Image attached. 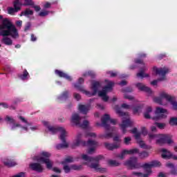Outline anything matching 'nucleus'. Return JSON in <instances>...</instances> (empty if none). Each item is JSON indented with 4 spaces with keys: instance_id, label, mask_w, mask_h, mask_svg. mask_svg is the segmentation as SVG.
Returning <instances> with one entry per match:
<instances>
[{
    "instance_id": "4",
    "label": "nucleus",
    "mask_w": 177,
    "mask_h": 177,
    "mask_svg": "<svg viewBox=\"0 0 177 177\" xmlns=\"http://www.w3.org/2000/svg\"><path fill=\"white\" fill-rule=\"evenodd\" d=\"M168 115V111L167 109L157 107L156 111H153V108L151 106H148L145 109L144 111V118L147 120H161L162 118H167Z\"/></svg>"
},
{
    "instance_id": "31",
    "label": "nucleus",
    "mask_w": 177,
    "mask_h": 177,
    "mask_svg": "<svg viewBox=\"0 0 177 177\" xmlns=\"http://www.w3.org/2000/svg\"><path fill=\"white\" fill-rule=\"evenodd\" d=\"M1 42H3V44H4L5 45H8V46H10L13 44V41H12V39L8 37H4L2 39Z\"/></svg>"
},
{
    "instance_id": "20",
    "label": "nucleus",
    "mask_w": 177,
    "mask_h": 177,
    "mask_svg": "<svg viewBox=\"0 0 177 177\" xmlns=\"http://www.w3.org/2000/svg\"><path fill=\"white\" fill-rule=\"evenodd\" d=\"M29 167L31 169L37 172H42V171H44V167L39 163H31Z\"/></svg>"
},
{
    "instance_id": "49",
    "label": "nucleus",
    "mask_w": 177,
    "mask_h": 177,
    "mask_svg": "<svg viewBox=\"0 0 177 177\" xmlns=\"http://www.w3.org/2000/svg\"><path fill=\"white\" fill-rule=\"evenodd\" d=\"M48 11H41L39 12V16H40L41 17H45V16H48Z\"/></svg>"
},
{
    "instance_id": "8",
    "label": "nucleus",
    "mask_w": 177,
    "mask_h": 177,
    "mask_svg": "<svg viewBox=\"0 0 177 177\" xmlns=\"http://www.w3.org/2000/svg\"><path fill=\"white\" fill-rule=\"evenodd\" d=\"M148 136L150 140H154V139H156V143L157 145H160V146H162V145H165V143H167V145H171V143L174 142L171 138H168L167 136L164 134H155L153 133H149Z\"/></svg>"
},
{
    "instance_id": "13",
    "label": "nucleus",
    "mask_w": 177,
    "mask_h": 177,
    "mask_svg": "<svg viewBox=\"0 0 177 177\" xmlns=\"http://www.w3.org/2000/svg\"><path fill=\"white\" fill-rule=\"evenodd\" d=\"M102 124L100 123H97V125L99 127L102 125L105 128L106 131H113V128L110 127V125L107 124L109 121H110L111 124L115 125L117 124V120L115 119H110V115L105 114L101 119Z\"/></svg>"
},
{
    "instance_id": "50",
    "label": "nucleus",
    "mask_w": 177,
    "mask_h": 177,
    "mask_svg": "<svg viewBox=\"0 0 177 177\" xmlns=\"http://www.w3.org/2000/svg\"><path fill=\"white\" fill-rule=\"evenodd\" d=\"M9 15H13V13H16L17 11L16 9L14 8H8V9Z\"/></svg>"
},
{
    "instance_id": "42",
    "label": "nucleus",
    "mask_w": 177,
    "mask_h": 177,
    "mask_svg": "<svg viewBox=\"0 0 177 177\" xmlns=\"http://www.w3.org/2000/svg\"><path fill=\"white\" fill-rule=\"evenodd\" d=\"M132 141V138L131 137H125L124 139V145H131V142Z\"/></svg>"
},
{
    "instance_id": "43",
    "label": "nucleus",
    "mask_w": 177,
    "mask_h": 177,
    "mask_svg": "<svg viewBox=\"0 0 177 177\" xmlns=\"http://www.w3.org/2000/svg\"><path fill=\"white\" fill-rule=\"evenodd\" d=\"M6 121H7L8 122H10V124H15V119H13V118L8 115L6 116Z\"/></svg>"
},
{
    "instance_id": "46",
    "label": "nucleus",
    "mask_w": 177,
    "mask_h": 177,
    "mask_svg": "<svg viewBox=\"0 0 177 177\" xmlns=\"http://www.w3.org/2000/svg\"><path fill=\"white\" fill-rule=\"evenodd\" d=\"M71 170V167H70V166L67 165V164L64 165V171L66 172V174H68Z\"/></svg>"
},
{
    "instance_id": "62",
    "label": "nucleus",
    "mask_w": 177,
    "mask_h": 177,
    "mask_svg": "<svg viewBox=\"0 0 177 177\" xmlns=\"http://www.w3.org/2000/svg\"><path fill=\"white\" fill-rule=\"evenodd\" d=\"M30 39H31V41H32L33 42L35 41H37V37H35V35L32 34V35H30Z\"/></svg>"
},
{
    "instance_id": "19",
    "label": "nucleus",
    "mask_w": 177,
    "mask_h": 177,
    "mask_svg": "<svg viewBox=\"0 0 177 177\" xmlns=\"http://www.w3.org/2000/svg\"><path fill=\"white\" fill-rule=\"evenodd\" d=\"M151 170L149 169L147 171V174H143V173L142 172H139V171H133L131 173V175L130 177H133V176H138V177H149L150 176V175H151Z\"/></svg>"
},
{
    "instance_id": "57",
    "label": "nucleus",
    "mask_w": 177,
    "mask_h": 177,
    "mask_svg": "<svg viewBox=\"0 0 177 177\" xmlns=\"http://www.w3.org/2000/svg\"><path fill=\"white\" fill-rule=\"evenodd\" d=\"M62 99H66V97H68V92L65 91L62 95Z\"/></svg>"
},
{
    "instance_id": "34",
    "label": "nucleus",
    "mask_w": 177,
    "mask_h": 177,
    "mask_svg": "<svg viewBox=\"0 0 177 177\" xmlns=\"http://www.w3.org/2000/svg\"><path fill=\"white\" fill-rule=\"evenodd\" d=\"M101 139H110L113 138V133H106L100 135Z\"/></svg>"
},
{
    "instance_id": "30",
    "label": "nucleus",
    "mask_w": 177,
    "mask_h": 177,
    "mask_svg": "<svg viewBox=\"0 0 177 177\" xmlns=\"http://www.w3.org/2000/svg\"><path fill=\"white\" fill-rule=\"evenodd\" d=\"M128 149H124L120 154H118L116 157L119 158V160H124L126 156H128Z\"/></svg>"
},
{
    "instance_id": "53",
    "label": "nucleus",
    "mask_w": 177,
    "mask_h": 177,
    "mask_svg": "<svg viewBox=\"0 0 177 177\" xmlns=\"http://www.w3.org/2000/svg\"><path fill=\"white\" fill-rule=\"evenodd\" d=\"M86 136H88L89 138H96V133L93 132H88L86 133Z\"/></svg>"
},
{
    "instance_id": "52",
    "label": "nucleus",
    "mask_w": 177,
    "mask_h": 177,
    "mask_svg": "<svg viewBox=\"0 0 177 177\" xmlns=\"http://www.w3.org/2000/svg\"><path fill=\"white\" fill-rule=\"evenodd\" d=\"M135 63L137 64H143L145 66V62L142 59H135Z\"/></svg>"
},
{
    "instance_id": "55",
    "label": "nucleus",
    "mask_w": 177,
    "mask_h": 177,
    "mask_svg": "<svg viewBox=\"0 0 177 177\" xmlns=\"http://www.w3.org/2000/svg\"><path fill=\"white\" fill-rule=\"evenodd\" d=\"M134 136L137 141L140 140V133L138 131L136 134H134Z\"/></svg>"
},
{
    "instance_id": "2",
    "label": "nucleus",
    "mask_w": 177,
    "mask_h": 177,
    "mask_svg": "<svg viewBox=\"0 0 177 177\" xmlns=\"http://www.w3.org/2000/svg\"><path fill=\"white\" fill-rule=\"evenodd\" d=\"M0 35L2 37H12V38H19V33L16 26L8 19H3L2 24L0 25Z\"/></svg>"
},
{
    "instance_id": "16",
    "label": "nucleus",
    "mask_w": 177,
    "mask_h": 177,
    "mask_svg": "<svg viewBox=\"0 0 177 177\" xmlns=\"http://www.w3.org/2000/svg\"><path fill=\"white\" fill-rule=\"evenodd\" d=\"M136 86L139 91L147 93L148 96H151V95H153V91L143 83H137Z\"/></svg>"
},
{
    "instance_id": "48",
    "label": "nucleus",
    "mask_w": 177,
    "mask_h": 177,
    "mask_svg": "<svg viewBox=\"0 0 177 177\" xmlns=\"http://www.w3.org/2000/svg\"><path fill=\"white\" fill-rule=\"evenodd\" d=\"M137 142L140 145V147H142L143 149H147V147L146 146V144H145L144 141L138 140Z\"/></svg>"
},
{
    "instance_id": "60",
    "label": "nucleus",
    "mask_w": 177,
    "mask_h": 177,
    "mask_svg": "<svg viewBox=\"0 0 177 177\" xmlns=\"http://www.w3.org/2000/svg\"><path fill=\"white\" fill-rule=\"evenodd\" d=\"M53 171H54V172H56L57 174H60L61 172H62V170H60L59 168H57V167H54L53 169Z\"/></svg>"
},
{
    "instance_id": "33",
    "label": "nucleus",
    "mask_w": 177,
    "mask_h": 177,
    "mask_svg": "<svg viewBox=\"0 0 177 177\" xmlns=\"http://www.w3.org/2000/svg\"><path fill=\"white\" fill-rule=\"evenodd\" d=\"M34 15V11L27 8L25 11L21 13V16H32Z\"/></svg>"
},
{
    "instance_id": "22",
    "label": "nucleus",
    "mask_w": 177,
    "mask_h": 177,
    "mask_svg": "<svg viewBox=\"0 0 177 177\" xmlns=\"http://www.w3.org/2000/svg\"><path fill=\"white\" fill-rule=\"evenodd\" d=\"M102 88V84L99 82H94L92 84L93 93L92 95H96V93Z\"/></svg>"
},
{
    "instance_id": "63",
    "label": "nucleus",
    "mask_w": 177,
    "mask_h": 177,
    "mask_svg": "<svg viewBox=\"0 0 177 177\" xmlns=\"http://www.w3.org/2000/svg\"><path fill=\"white\" fill-rule=\"evenodd\" d=\"M114 142H121V139H120V136H116L113 138Z\"/></svg>"
},
{
    "instance_id": "61",
    "label": "nucleus",
    "mask_w": 177,
    "mask_h": 177,
    "mask_svg": "<svg viewBox=\"0 0 177 177\" xmlns=\"http://www.w3.org/2000/svg\"><path fill=\"white\" fill-rule=\"evenodd\" d=\"M74 97L76 100H80L81 99V95L78 93H74Z\"/></svg>"
},
{
    "instance_id": "23",
    "label": "nucleus",
    "mask_w": 177,
    "mask_h": 177,
    "mask_svg": "<svg viewBox=\"0 0 177 177\" xmlns=\"http://www.w3.org/2000/svg\"><path fill=\"white\" fill-rule=\"evenodd\" d=\"M55 74H57V75L61 77L62 78H66V80H68V81H73V78H71V76H69L66 73H64L62 71L55 70Z\"/></svg>"
},
{
    "instance_id": "15",
    "label": "nucleus",
    "mask_w": 177,
    "mask_h": 177,
    "mask_svg": "<svg viewBox=\"0 0 177 177\" xmlns=\"http://www.w3.org/2000/svg\"><path fill=\"white\" fill-rule=\"evenodd\" d=\"M158 167H161V162L158 160H153L149 163H145L142 165V168L146 170V172L150 169L151 171V168H157Z\"/></svg>"
},
{
    "instance_id": "26",
    "label": "nucleus",
    "mask_w": 177,
    "mask_h": 177,
    "mask_svg": "<svg viewBox=\"0 0 177 177\" xmlns=\"http://www.w3.org/2000/svg\"><path fill=\"white\" fill-rule=\"evenodd\" d=\"M3 162L6 167H15V165H17V163L15 162V160H12L9 158L4 159Z\"/></svg>"
},
{
    "instance_id": "64",
    "label": "nucleus",
    "mask_w": 177,
    "mask_h": 177,
    "mask_svg": "<svg viewBox=\"0 0 177 177\" xmlns=\"http://www.w3.org/2000/svg\"><path fill=\"white\" fill-rule=\"evenodd\" d=\"M122 109H131V106L128 105L127 104H122Z\"/></svg>"
},
{
    "instance_id": "32",
    "label": "nucleus",
    "mask_w": 177,
    "mask_h": 177,
    "mask_svg": "<svg viewBox=\"0 0 177 177\" xmlns=\"http://www.w3.org/2000/svg\"><path fill=\"white\" fill-rule=\"evenodd\" d=\"M166 166L169 168H171V174H172V175H177V169L176 167H175V165L171 162H169L167 163Z\"/></svg>"
},
{
    "instance_id": "36",
    "label": "nucleus",
    "mask_w": 177,
    "mask_h": 177,
    "mask_svg": "<svg viewBox=\"0 0 177 177\" xmlns=\"http://www.w3.org/2000/svg\"><path fill=\"white\" fill-rule=\"evenodd\" d=\"M20 6H21V3H20V0H15L14 1V8H15V10L19 12V10H20V9H21Z\"/></svg>"
},
{
    "instance_id": "54",
    "label": "nucleus",
    "mask_w": 177,
    "mask_h": 177,
    "mask_svg": "<svg viewBox=\"0 0 177 177\" xmlns=\"http://www.w3.org/2000/svg\"><path fill=\"white\" fill-rule=\"evenodd\" d=\"M124 99H128L129 100H133L135 99V97L132 95L125 94Z\"/></svg>"
},
{
    "instance_id": "40",
    "label": "nucleus",
    "mask_w": 177,
    "mask_h": 177,
    "mask_svg": "<svg viewBox=\"0 0 177 177\" xmlns=\"http://www.w3.org/2000/svg\"><path fill=\"white\" fill-rule=\"evenodd\" d=\"M24 6H34V1L32 0H25Z\"/></svg>"
},
{
    "instance_id": "37",
    "label": "nucleus",
    "mask_w": 177,
    "mask_h": 177,
    "mask_svg": "<svg viewBox=\"0 0 177 177\" xmlns=\"http://www.w3.org/2000/svg\"><path fill=\"white\" fill-rule=\"evenodd\" d=\"M84 77H91V78H95L96 77V74L93 73L92 71H89L83 74Z\"/></svg>"
},
{
    "instance_id": "51",
    "label": "nucleus",
    "mask_w": 177,
    "mask_h": 177,
    "mask_svg": "<svg viewBox=\"0 0 177 177\" xmlns=\"http://www.w3.org/2000/svg\"><path fill=\"white\" fill-rule=\"evenodd\" d=\"M18 118H19L22 122L26 124V125H30V123L27 121V120H26V118H24V117L20 115L18 117Z\"/></svg>"
},
{
    "instance_id": "35",
    "label": "nucleus",
    "mask_w": 177,
    "mask_h": 177,
    "mask_svg": "<svg viewBox=\"0 0 177 177\" xmlns=\"http://www.w3.org/2000/svg\"><path fill=\"white\" fill-rule=\"evenodd\" d=\"M70 162H74V158L68 156V158H65L64 161L62 162V165H66V164H68Z\"/></svg>"
},
{
    "instance_id": "25",
    "label": "nucleus",
    "mask_w": 177,
    "mask_h": 177,
    "mask_svg": "<svg viewBox=\"0 0 177 177\" xmlns=\"http://www.w3.org/2000/svg\"><path fill=\"white\" fill-rule=\"evenodd\" d=\"M145 71H147V66H144L140 73H137V77L138 78H146V77H149V74L145 73Z\"/></svg>"
},
{
    "instance_id": "3",
    "label": "nucleus",
    "mask_w": 177,
    "mask_h": 177,
    "mask_svg": "<svg viewBox=\"0 0 177 177\" xmlns=\"http://www.w3.org/2000/svg\"><path fill=\"white\" fill-rule=\"evenodd\" d=\"M42 123L44 125H45V127L48 128V130L50 132H51V133H57V132H61L59 139H61L62 144H58L56 145L55 147L57 150H62V149H67V147H68V143L66 142V136H67L66 129H64L63 127H55L49 126V122L46 121H43Z\"/></svg>"
},
{
    "instance_id": "14",
    "label": "nucleus",
    "mask_w": 177,
    "mask_h": 177,
    "mask_svg": "<svg viewBox=\"0 0 177 177\" xmlns=\"http://www.w3.org/2000/svg\"><path fill=\"white\" fill-rule=\"evenodd\" d=\"M82 158L84 161H86L85 162L86 165H88V164H99V161H100V160H103V156L99 155L97 156L92 158L88 156V155L83 154L82 155Z\"/></svg>"
},
{
    "instance_id": "56",
    "label": "nucleus",
    "mask_w": 177,
    "mask_h": 177,
    "mask_svg": "<svg viewBox=\"0 0 177 177\" xmlns=\"http://www.w3.org/2000/svg\"><path fill=\"white\" fill-rule=\"evenodd\" d=\"M141 132H142V135H144L145 136H146V135H147V130L146 129L145 127L142 128Z\"/></svg>"
},
{
    "instance_id": "10",
    "label": "nucleus",
    "mask_w": 177,
    "mask_h": 177,
    "mask_svg": "<svg viewBox=\"0 0 177 177\" xmlns=\"http://www.w3.org/2000/svg\"><path fill=\"white\" fill-rule=\"evenodd\" d=\"M71 122V124H73V125L80 127L83 129H86V128H88V127H89V122L88 120H84L83 123H81V117H80V115H78V113H73L72 115Z\"/></svg>"
},
{
    "instance_id": "39",
    "label": "nucleus",
    "mask_w": 177,
    "mask_h": 177,
    "mask_svg": "<svg viewBox=\"0 0 177 177\" xmlns=\"http://www.w3.org/2000/svg\"><path fill=\"white\" fill-rule=\"evenodd\" d=\"M139 157L140 158H147V157H149V152L147 151H142L139 153Z\"/></svg>"
},
{
    "instance_id": "1",
    "label": "nucleus",
    "mask_w": 177,
    "mask_h": 177,
    "mask_svg": "<svg viewBox=\"0 0 177 177\" xmlns=\"http://www.w3.org/2000/svg\"><path fill=\"white\" fill-rule=\"evenodd\" d=\"M80 146H88L89 147L86 151L88 154H93L96 151V148L99 146V142L93 140H88L86 142L84 140H82V134L78 133L72 144V149H75V147Z\"/></svg>"
},
{
    "instance_id": "11",
    "label": "nucleus",
    "mask_w": 177,
    "mask_h": 177,
    "mask_svg": "<svg viewBox=\"0 0 177 177\" xmlns=\"http://www.w3.org/2000/svg\"><path fill=\"white\" fill-rule=\"evenodd\" d=\"M124 165L127 167L129 169H139V168H143V165L140 164L138 158L133 156L129 160H126Z\"/></svg>"
},
{
    "instance_id": "59",
    "label": "nucleus",
    "mask_w": 177,
    "mask_h": 177,
    "mask_svg": "<svg viewBox=\"0 0 177 177\" xmlns=\"http://www.w3.org/2000/svg\"><path fill=\"white\" fill-rule=\"evenodd\" d=\"M32 8H34L36 12H39V10H41V7H39V6L33 5Z\"/></svg>"
},
{
    "instance_id": "41",
    "label": "nucleus",
    "mask_w": 177,
    "mask_h": 177,
    "mask_svg": "<svg viewBox=\"0 0 177 177\" xmlns=\"http://www.w3.org/2000/svg\"><path fill=\"white\" fill-rule=\"evenodd\" d=\"M71 169H74L75 171H80L82 169V165H73L71 166Z\"/></svg>"
},
{
    "instance_id": "18",
    "label": "nucleus",
    "mask_w": 177,
    "mask_h": 177,
    "mask_svg": "<svg viewBox=\"0 0 177 177\" xmlns=\"http://www.w3.org/2000/svg\"><path fill=\"white\" fill-rule=\"evenodd\" d=\"M87 165L89 167V168H92L93 169H95L97 172L107 171V169L104 167H100V165H99V163H87Z\"/></svg>"
},
{
    "instance_id": "12",
    "label": "nucleus",
    "mask_w": 177,
    "mask_h": 177,
    "mask_svg": "<svg viewBox=\"0 0 177 177\" xmlns=\"http://www.w3.org/2000/svg\"><path fill=\"white\" fill-rule=\"evenodd\" d=\"M153 71L162 77V78L158 79V80H153L151 82V85H157L158 81H164L165 80V74H168V73H169V68L167 67L157 68L155 66L153 67Z\"/></svg>"
},
{
    "instance_id": "5",
    "label": "nucleus",
    "mask_w": 177,
    "mask_h": 177,
    "mask_svg": "<svg viewBox=\"0 0 177 177\" xmlns=\"http://www.w3.org/2000/svg\"><path fill=\"white\" fill-rule=\"evenodd\" d=\"M153 102L158 103V104H161L162 106H167L169 102L171 104L174 110H177V102L175 97L164 91L160 93V97H155L153 98Z\"/></svg>"
},
{
    "instance_id": "58",
    "label": "nucleus",
    "mask_w": 177,
    "mask_h": 177,
    "mask_svg": "<svg viewBox=\"0 0 177 177\" xmlns=\"http://www.w3.org/2000/svg\"><path fill=\"white\" fill-rule=\"evenodd\" d=\"M151 132H156V131H157V126L156 125V123H154V125L151 127Z\"/></svg>"
},
{
    "instance_id": "24",
    "label": "nucleus",
    "mask_w": 177,
    "mask_h": 177,
    "mask_svg": "<svg viewBox=\"0 0 177 177\" xmlns=\"http://www.w3.org/2000/svg\"><path fill=\"white\" fill-rule=\"evenodd\" d=\"M104 146L108 150H114L115 149H119L120 147V143H115V144H110L109 142H104Z\"/></svg>"
},
{
    "instance_id": "17",
    "label": "nucleus",
    "mask_w": 177,
    "mask_h": 177,
    "mask_svg": "<svg viewBox=\"0 0 177 177\" xmlns=\"http://www.w3.org/2000/svg\"><path fill=\"white\" fill-rule=\"evenodd\" d=\"M81 84H84V78H82V77L79 78L77 83L75 84V88H76V89L80 91V92H83V93H85V95H87L88 96H89V95H91V93H89L88 91H86L84 88V87L82 86H81Z\"/></svg>"
},
{
    "instance_id": "6",
    "label": "nucleus",
    "mask_w": 177,
    "mask_h": 177,
    "mask_svg": "<svg viewBox=\"0 0 177 177\" xmlns=\"http://www.w3.org/2000/svg\"><path fill=\"white\" fill-rule=\"evenodd\" d=\"M115 110L116 114L119 115V117H122V124H120V129H122L123 133H127V128L132 125V122L129 119V115L128 113L123 112L118 106H115Z\"/></svg>"
},
{
    "instance_id": "28",
    "label": "nucleus",
    "mask_w": 177,
    "mask_h": 177,
    "mask_svg": "<svg viewBox=\"0 0 177 177\" xmlns=\"http://www.w3.org/2000/svg\"><path fill=\"white\" fill-rule=\"evenodd\" d=\"M20 80H22V81H26V80H28L30 78V74H28V72L27 70H24L23 74H21L19 75Z\"/></svg>"
},
{
    "instance_id": "21",
    "label": "nucleus",
    "mask_w": 177,
    "mask_h": 177,
    "mask_svg": "<svg viewBox=\"0 0 177 177\" xmlns=\"http://www.w3.org/2000/svg\"><path fill=\"white\" fill-rule=\"evenodd\" d=\"M78 110L82 114H87L88 112L89 111V110H91V106H89V105L79 104Z\"/></svg>"
},
{
    "instance_id": "9",
    "label": "nucleus",
    "mask_w": 177,
    "mask_h": 177,
    "mask_svg": "<svg viewBox=\"0 0 177 177\" xmlns=\"http://www.w3.org/2000/svg\"><path fill=\"white\" fill-rule=\"evenodd\" d=\"M105 82L106 83V86L103 88L102 91H99L98 96L102 97L104 102H107L109 100L107 93L113 91V86H114L115 83L110 80H105Z\"/></svg>"
},
{
    "instance_id": "47",
    "label": "nucleus",
    "mask_w": 177,
    "mask_h": 177,
    "mask_svg": "<svg viewBox=\"0 0 177 177\" xmlns=\"http://www.w3.org/2000/svg\"><path fill=\"white\" fill-rule=\"evenodd\" d=\"M106 74H109L110 77H117V75H118V73H117V72H113L111 71L106 72Z\"/></svg>"
},
{
    "instance_id": "27",
    "label": "nucleus",
    "mask_w": 177,
    "mask_h": 177,
    "mask_svg": "<svg viewBox=\"0 0 177 177\" xmlns=\"http://www.w3.org/2000/svg\"><path fill=\"white\" fill-rule=\"evenodd\" d=\"M161 151L162 153V158H169L170 157L172 156V154L171 153V152L167 149H162Z\"/></svg>"
},
{
    "instance_id": "38",
    "label": "nucleus",
    "mask_w": 177,
    "mask_h": 177,
    "mask_svg": "<svg viewBox=\"0 0 177 177\" xmlns=\"http://www.w3.org/2000/svg\"><path fill=\"white\" fill-rule=\"evenodd\" d=\"M127 152L129 156H132L133 154H138L139 149L138 148L131 149L127 150Z\"/></svg>"
},
{
    "instance_id": "7",
    "label": "nucleus",
    "mask_w": 177,
    "mask_h": 177,
    "mask_svg": "<svg viewBox=\"0 0 177 177\" xmlns=\"http://www.w3.org/2000/svg\"><path fill=\"white\" fill-rule=\"evenodd\" d=\"M51 156L52 155L50 153L43 151L40 153L39 156H35L33 160H35V161H37V162H42L43 164H46V168H48V169H52L53 162H52L49 158V157Z\"/></svg>"
},
{
    "instance_id": "29",
    "label": "nucleus",
    "mask_w": 177,
    "mask_h": 177,
    "mask_svg": "<svg viewBox=\"0 0 177 177\" xmlns=\"http://www.w3.org/2000/svg\"><path fill=\"white\" fill-rule=\"evenodd\" d=\"M107 162L109 167H120L121 165V163L115 160H109Z\"/></svg>"
},
{
    "instance_id": "44",
    "label": "nucleus",
    "mask_w": 177,
    "mask_h": 177,
    "mask_svg": "<svg viewBox=\"0 0 177 177\" xmlns=\"http://www.w3.org/2000/svg\"><path fill=\"white\" fill-rule=\"evenodd\" d=\"M169 124L172 126L177 125V118H171L169 120Z\"/></svg>"
},
{
    "instance_id": "45",
    "label": "nucleus",
    "mask_w": 177,
    "mask_h": 177,
    "mask_svg": "<svg viewBox=\"0 0 177 177\" xmlns=\"http://www.w3.org/2000/svg\"><path fill=\"white\" fill-rule=\"evenodd\" d=\"M155 125H156L159 129H164L165 128V123L155 122Z\"/></svg>"
}]
</instances>
